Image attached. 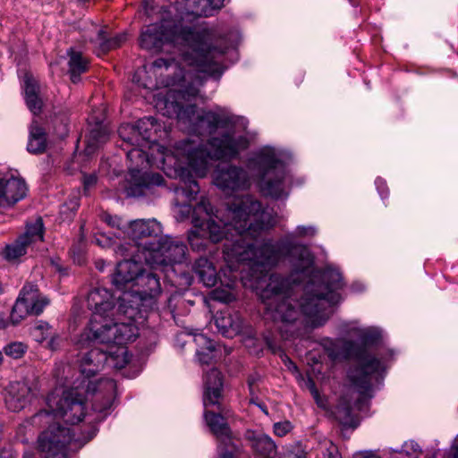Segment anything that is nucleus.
<instances>
[{
	"instance_id": "43",
	"label": "nucleus",
	"mask_w": 458,
	"mask_h": 458,
	"mask_svg": "<svg viewBox=\"0 0 458 458\" xmlns=\"http://www.w3.org/2000/svg\"><path fill=\"white\" fill-rule=\"evenodd\" d=\"M403 453H405L406 455L411 456L417 453H421V450L420 448V445L416 442L410 440V441L405 442L404 445H403V448L400 451V454H403Z\"/></svg>"
},
{
	"instance_id": "28",
	"label": "nucleus",
	"mask_w": 458,
	"mask_h": 458,
	"mask_svg": "<svg viewBox=\"0 0 458 458\" xmlns=\"http://www.w3.org/2000/svg\"><path fill=\"white\" fill-rule=\"evenodd\" d=\"M25 101L28 108L34 114H38L42 108V100L38 96V84L31 74H25L23 79Z\"/></svg>"
},
{
	"instance_id": "27",
	"label": "nucleus",
	"mask_w": 458,
	"mask_h": 458,
	"mask_svg": "<svg viewBox=\"0 0 458 458\" xmlns=\"http://www.w3.org/2000/svg\"><path fill=\"white\" fill-rule=\"evenodd\" d=\"M345 333L361 345L376 344L381 337V331L377 327H362L357 322H349L344 326Z\"/></svg>"
},
{
	"instance_id": "6",
	"label": "nucleus",
	"mask_w": 458,
	"mask_h": 458,
	"mask_svg": "<svg viewBox=\"0 0 458 458\" xmlns=\"http://www.w3.org/2000/svg\"><path fill=\"white\" fill-rule=\"evenodd\" d=\"M131 295L123 293L118 304L106 288H94L88 293L87 305L93 311L88 329L81 335L86 343H131L139 335L136 325L137 308L127 306Z\"/></svg>"
},
{
	"instance_id": "58",
	"label": "nucleus",
	"mask_w": 458,
	"mask_h": 458,
	"mask_svg": "<svg viewBox=\"0 0 458 458\" xmlns=\"http://www.w3.org/2000/svg\"><path fill=\"white\" fill-rule=\"evenodd\" d=\"M72 209H76L78 207H79V202L77 199H75L74 201H72Z\"/></svg>"
},
{
	"instance_id": "10",
	"label": "nucleus",
	"mask_w": 458,
	"mask_h": 458,
	"mask_svg": "<svg viewBox=\"0 0 458 458\" xmlns=\"http://www.w3.org/2000/svg\"><path fill=\"white\" fill-rule=\"evenodd\" d=\"M204 419L218 444L231 443L232 433L226 419L229 411L220 405L223 392V378L219 370L212 368L203 377Z\"/></svg>"
},
{
	"instance_id": "26",
	"label": "nucleus",
	"mask_w": 458,
	"mask_h": 458,
	"mask_svg": "<svg viewBox=\"0 0 458 458\" xmlns=\"http://www.w3.org/2000/svg\"><path fill=\"white\" fill-rule=\"evenodd\" d=\"M189 334L194 336V342L197 345L196 357L198 361L201 365L212 364L219 352L216 344L202 333H199V330L191 331Z\"/></svg>"
},
{
	"instance_id": "19",
	"label": "nucleus",
	"mask_w": 458,
	"mask_h": 458,
	"mask_svg": "<svg viewBox=\"0 0 458 458\" xmlns=\"http://www.w3.org/2000/svg\"><path fill=\"white\" fill-rule=\"evenodd\" d=\"M43 241V221L40 217L28 224L25 233L14 242L7 244L0 252L4 259L15 262L26 254L27 248L32 243Z\"/></svg>"
},
{
	"instance_id": "46",
	"label": "nucleus",
	"mask_w": 458,
	"mask_h": 458,
	"mask_svg": "<svg viewBox=\"0 0 458 458\" xmlns=\"http://www.w3.org/2000/svg\"><path fill=\"white\" fill-rule=\"evenodd\" d=\"M61 344V338L58 335H50V339L47 342V347L52 350L55 351L60 347Z\"/></svg>"
},
{
	"instance_id": "33",
	"label": "nucleus",
	"mask_w": 458,
	"mask_h": 458,
	"mask_svg": "<svg viewBox=\"0 0 458 458\" xmlns=\"http://www.w3.org/2000/svg\"><path fill=\"white\" fill-rule=\"evenodd\" d=\"M47 136L46 132L37 122H33L30 128V135L27 149L32 154H40L46 150Z\"/></svg>"
},
{
	"instance_id": "40",
	"label": "nucleus",
	"mask_w": 458,
	"mask_h": 458,
	"mask_svg": "<svg viewBox=\"0 0 458 458\" xmlns=\"http://www.w3.org/2000/svg\"><path fill=\"white\" fill-rule=\"evenodd\" d=\"M293 425L289 420H283L276 422L273 425V432L276 436L283 437L287 435L292 429Z\"/></svg>"
},
{
	"instance_id": "59",
	"label": "nucleus",
	"mask_w": 458,
	"mask_h": 458,
	"mask_svg": "<svg viewBox=\"0 0 458 458\" xmlns=\"http://www.w3.org/2000/svg\"><path fill=\"white\" fill-rule=\"evenodd\" d=\"M266 342H267V344L271 349H273V350H274V348H275V347H274V345H273V344H272L271 340H270L268 337H267V338H266Z\"/></svg>"
},
{
	"instance_id": "13",
	"label": "nucleus",
	"mask_w": 458,
	"mask_h": 458,
	"mask_svg": "<svg viewBox=\"0 0 458 458\" xmlns=\"http://www.w3.org/2000/svg\"><path fill=\"white\" fill-rule=\"evenodd\" d=\"M216 160L217 159L212 160L211 165H213V162ZM228 160L230 161L231 159ZM211 168L212 166H210L209 169ZM174 169L178 170V174L174 175L173 177L180 178L183 183V185L175 189L176 200L174 205V216L176 220L183 221L191 216L192 221L194 208L188 203H182V200L185 199L186 200L191 201L196 198L199 192V186L195 178H204L209 172H208L204 176L196 174L185 162V159H181L176 165H174Z\"/></svg>"
},
{
	"instance_id": "29",
	"label": "nucleus",
	"mask_w": 458,
	"mask_h": 458,
	"mask_svg": "<svg viewBox=\"0 0 458 458\" xmlns=\"http://www.w3.org/2000/svg\"><path fill=\"white\" fill-rule=\"evenodd\" d=\"M193 269L199 281L207 287H212L217 280V273L214 265L207 258L196 260Z\"/></svg>"
},
{
	"instance_id": "30",
	"label": "nucleus",
	"mask_w": 458,
	"mask_h": 458,
	"mask_svg": "<svg viewBox=\"0 0 458 458\" xmlns=\"http://www.w3.org/2000/svg\"><path fill=\"white\" fill-rule=\"evenodd\" d=\"M125 35L119 34L114 38H107L106 31L103 30H97V36L92 39L96 46V54L101 55L106 54L111 49L116 48L125 41Z\"/></svg>"
},
{
	"instance_id": "38",
	"label": "nucleus",
	"mask_w": 458,
	"mask_h": 458,
	"mask_svg": "<svg viewBox=\"0 0 458 458\" xmlns=\"http://www.w3.org/2000/svg\"><path fill=\"white\" fill-rule=\"evenodd\" d=\"M236 452L237 447L232 441L231 443L217 444V458H235Z\"/></svg>"
},
{
	"instance_id": "16",
	"label": "nucleus",
	"mask_w": 458,
	"mask_h": 458,
	"mask_svg": "<svg viewBox=\"0 0 458 458\" xmlns=\"http://www.w3.org/2000/svg\"><path fill=\"white\" fill-rule=\"evenodd\" d=\"M251 182L249 172L234 165H218L213 174V183L225 194L246 191Z\"/></svg>"
},
{
	"instance_id": "56",
	"label": "nucleus",
	"mask_w": 458,
	"mask_h": 458,
	"mask_svg": "<svg viewBox=\"0 0 458 458\" xmlns=\"http://www.w3.org/2000/svg\"><path fill=\"white\" fill-rule=\"evenodd\" d=\"M52 265L55 267L56 271L64 274V270L62 269L61 266L58 263L52 261Z\"/></svg>"
},
{
	"instance_id": "9",
	"label": "nucleus",
	"mask_w": 458,
	"mask_h": 458,
	"mask_svg": "<svg viewBox=\"0 0 458 458\" xmlns=\"http://www.w3.org/2000/svg\"><path fill=\"white\" fill-rule=\"evenodd\" d=\"M386 366L381 360L369 354H364L359 358L358 367L350 370L349 377L353 388L350 396L344 395L337 404L335 416L344 426L353 425V408L361 409L364 399L370 398L371 380L374 374L380 375Z\"/></svg>"
},
{
	"instance_id": "4",
	"label": "nucleus",
	"mask_w": 458,
	"mask_h": 458,
	"mask_svg": "<svg viewBox=\"0 0 458 458\" xmlns=\"http://www.w3.org/2000/svg\"><path fill=\"white\" fill-rule=\"evenodd\" d=\"M276 224L271 210L263 208L251 195L235 198L225 209L214 210L209 200L201 197L194 207L192 229L188 232V242L195 251L207 250L208 242L226 240L224 257L231 271L257 272L259 257L258 238Z\"/></svg>"
},
{
	"instance_id": "22",
	"label": "nucleus",
	"mask_w": 458,
	"mask_h": 458,
	"mask_svg": "<svg viewBox=\"0 0 458 458\" xmlns=\"http://www.w3.org/2000/svg\"><path fill=\"white\" fill-rule=\"evenodd\" d=\"M35 393L32 387L24 381L11 382L4 390V404L13 412H19L29 406Z\"/></svg>"
},
{
	"instance_id": "51",
	"label": "nucleus",
	"mask_w": 458,
	"mask_h": 458,
	"mask_svg": "<svg viewBox=\"0 0 458 458\" xmlns=\"http://www.w3.org/2000/svg\"><path fill=\"white\" fill-rule=\"evenodd\" d=\"M153 4H154V0H144L143 1L142 6H143L146 13L148 16L151 15V12L153 10Z\"/></svg>"
},
{
	"instance_id": "50",
	"label": "nucleus",
	"mask_w": 458,
	"mask_h": 458,
	"mask_svg": "<svg viewBox=\"0 0 458 458\" xmlns=\"http://www.w3.org/2000/svg\"><path fill=\"white\" fill-rule=\"evenodd\" d=\"M375 183H376V186H377V189L379 194L381 196H383L385 190H386V182L381 178H377L376 180Z\"/></svg>"
},
{
	"instance_id": "60",
	"label": "nucleus",
	"mask_w": 458,
	"mask_h": 458,
	"mask_svg": "<svg viewBox=\"0 0 458 458\" xmlns=\"http://www.w3.org/2000/svg\"><path fill=\"white\" fill-rule=\"evenodd\" d=\"M96 243L100 245V246H105L100 241L99 239H96Z\"/></svg>"
},
{
	"instance_id": "48",
	"label": "nucleus",
	"mask_w": 458,
	"mask_h": 458,
	"mask_svg": "<svg viewBox=\"0 0 458 458\" xmlns=\"http://www.w3.org/2000/svg\"><path fill=\"white\" fill-rule=\"evenodd\" d=\"M249 391H250V403H257V400L259 399L258 391H257L256 386H253V383L251 380L249 382Z\"/></svg>"
},
{
	"instance_id": "32",
	"label": "nucleus",
	"mask_w": 458,
	"mask_h": 458,
	"mask_svg": "<svg viewBox=\"0 0 458 458\" xmlns=\"http://www.w3.org/2000/svg\"><path fill=\"white\" fill-rule=\"evenodd\" d=\"M108 135L109 133L107 129L105 126L97 123L87 136L86 147L84 149L85 155H93L102 144L107 141Z\"/></svg>"
},
{
	"instance_id": "52",
	"label": "nucleus",
	"mask_w": 458,
	"mask_h": 458,
	"mask_svg": "<svg viewBox=\"0 0 458 458\" xmlns=\"http://www.w3.org/2000/svg\"><path fill=\"white\" fill-rule=\"evenodd\" d=\"M143 72H146L145 69L144 70H139L136 72L135 75L133 76V81H136L137 83H139L140 85H141L142 87L144 88H151L152 85L148 82H140V81L136 80V78L140 75H141V73Z\"/></svg>"
},
{
	"instance_id": "36",
	"label": "nucleus",
	"mask_w": 458,
	"mask_h": 458,
	"mask_svg": "<svg viewBox=\"0 0 458 458\" xmlns=\"http://www.w3.org/2000/svg\"><path fill=\"white\" fill-rule=\"evenodd\" d=\"M51 327L48 323L39 321L31 329L32 337L38 343H42L51 335Z\"/></svg>"
},
{
	"instance_id": "1",
	"label": "nucleus",
	"mask_w": 458,
	"mask_h": 458,
	"mask_svg": "<svg viewBox=\"0 0 458 458\" xmlns=\"http://www.w3.org/2000/svg\"><path fill=\"white\" fill-rule=\"evenodd\" d=\"M230 38V46H223L225 38L216 29L204 23L182 26L166 8H162L160 22L149 24L141 31L140 45L146 50L158 52L165 46H173L182 51V61L188 66L186 72L174 60L164 58L157 59L150 71L165 78L157 86L170 88L164 99L157 101V108L164 115L176 118L181 130L190 135H211L217 128L235 123L234 115L222 107L203 110L187 104L198 95L206 76L219 78L224 72L222 57L229 47L238 44V33H231Z\"/></svg>"
},
{
	"instance_id": "5",
	"label": "nucleus",
	"mask_w": 458,
	"mask_h": 458,
	"mask_svg": "<svg viewBox=\"0 0 458 458\" xmlns=\"http://www.w3.org/2000/svg\"><path fill=\"white\" fill-rule=\"evenodd\" d=\"M234 118L235 123L224 127L225 131L220 137H211L205 144L193 140H183L176 143L173 152L157 143L154 135L160 125L152 116L140 119L135 124H123L118 132L124 142L133 147H148L152 151L157 149L162 157L163 171L167 176L178 174L174 165L181 159H185L196 174L204 176L208 172L212 160L234 159L249 147L250 141L244 131L246 123L236 116Z\"/></svg>"
},
{
	"instance_id": "53",
	"label": "nucleus",
	"mask_w": 458,
	"mask_h": 458,
	"mask_svg": "<svg viewBox=\"0 0 458 458\" xmlns=\"http://www.w3.org/2000/svg\"><path fill=\"white\" fill-rule=\"evenodd\" d=\"M358 458H380V457L372 452H364V453L360 454Z\"/></svg>"
},
{
	"instance_id": "41",
	"label": "nucleus",
	"mask_w": 458,
	"mask_h": 458,
	"mask_svg": "<svg viewBox=\"0 0 458 458\" xmlns=\"http://www.w3.org/2000/svg\"><path fill=\"white\" fill-rule=\"evenodd\" d=\"M326 452L324 454L326 458H342L338 447L329 440H325L323 443Z\"/></svg>"
},
{
	"instance_id": "11",
	"label": "nucleus",
	"mask_w": 458,
	"mask_h": 458,
	"mask_svg": "<svg viewBox=\"0 0 458 458\" xmlns=\"http://www.w3.org/2000/svg\"><path fill=\"white\" fill-rule=\"evenodd\" d=\"M148 147H133L127 151V158L129 165L130 186L127 193L130 196H140L143 194V190L150 186H159L163 183L164 179L159 174H148L143 172L149 165H157L163 170V163H161V156L157 149H148Z\"/></svg>"
},
{
	"instance_id": "20",
	"label": "nucleus",
	"mask_w": 458,
	"mask_h": 458,
	"mask_svg": "<svg viewBox=\"0 0 458 458\" xmlns=\"http://www.w3.org/2000/svg\"><path fill=\"white\" fill-rule=\"evenodd\" d=\"M129 237L134 242L130 249L137 251V257L142 258L141 245L147 242H157L162 234V225L155 218L136 219L129 222L126 231Z\"/></svg>"
},
{
	"instance_id": "63",
	"label": "nucleus",
	"mask_w": 458,
	"mask_h": 458,
	"mask_svg": "<svg viewBox=\"0 0 458 458\" xmlns=\"http://www.w3.org/2000/svg\"><path fill=\"white\" fill-rule=\"evenodd\" d=\"M3 292H4V289H3L2 284H0V294L3 293Z\"/></svg>"
},
{
	"instance_id": "31",
	"label": "nucleus",
	"mask_w": 458,
	"mask_h": 458,
	"mask_svg": "<svg viewBox=\"0 0 458 458\" xmlns=\"http://www.w3.org/2000/svg\"><path fill=\"white\" fill-rule=\"evenodd\" d=\"M125 35L119 34L114 38H107L106 31L103 30H97V36L92 39L96 46V54L101 55L106 54L111 49L116 48L125 41Z\"/></svg>"
},
{
	"instance_id": "42",
	"label": "nucleus",
	"mask_w": 458,
	"mask_h": 458,
	"mask_svg": "<svg viewBox=\"0 0 458 458\" xmlns=\"http://www.w3.org/2000/svg\"><path fill=\"white\" fill-rule=\"evenodd\" d=\"M304 385L310 390L318 405L324 408V401L319 397L314 381L311 378H308L307 380L304 381Z\"/></svg>"
},
{
	"instance_id": "61",
	"label": "nucleus",
	"mask_w": 458,
	"mask_h": 458,
	"mask_svg": "<svg viewBox=\"0 0 458 458\" xmlns=\"http://www.w3.org/2000/svg\"><path fill=\"white\" fill-rule=\"evenodd\" d=\"M79 264H81L82 262V259L81 257H78L77 260H76Z\"/></svg>"
},
{
	"instance_id": "57",
	"label": "nucleus",
	"mask_w": 458,
	"mask_h": 458,
	"mask_svg": "<svg viewBox=\"0 0 458 458\" xmlns=\"http://www.w3.org/2000/svg\"><path fill=\"white\" fill-rule=\"evenodd\" d=\"M250 380L252 381L253 386H256V383H257V382H258V380H259V377H258V376H250V377H249V379H248V383H249Z\"/></svg>"
},
{
	"instance_id": "14",
	"label": "nucleus",
	"mask_w": 458,
	"mask_h": 458,
	"mask_svg": "<svg viewBox=\"0 0 458 458\" xmlns=\"http://www.w3.org/2000/svg\"><path fill=\"white\" fill-rule=\"evenodd\" d=\"M186 245L182 242L174 241L168 236L141 245L145 263L157 268L182 263L186 257Z\"/></svg>"
},
{
	"instance_id": "45",
	"label": "nucleus",
	"mask_w": 458,
	"mask_h": 458,
	"mask_svg": "<svg viewBox=\"0 0 458 458\" xmlns=\"http://www.w3.org/2000/svg\"><path fill=\"white\" fill-rule=\"evenodd\" d=\"M97 181H98V177L95 174H84V176H83L84 190L85 191L90 190L92 187H94L96 185Z\"/></svg>"
},
{
	"instance_id": "18",
	"label": "nucleus",
	"mask_w": 458,
	"mask_h": 458,
	"mask_svg": "<svg viewBox=\"0 0 458 458\" xmlns=\"http://www.w3.org/2000/svg\"><path fill=\"white\" fill-rule=\"evenodd\" d=\"M116 253L121 256H131L132 259H124L117 264L115 273L113 276V284L121 291H127L131 285L136 282V277L142 271L140 262L144 260L137 257V251L132 249H128L125 246L117 247Z\"/></svg>"
},
{
	"instance_id": "24",
	"label": "nucleus",
	"mask_w": 458,
	"mask_h": 458,
	"mask_svg": "<svg viewBox=\"0 0 458 458\" xmlns=\"http://www.w3.org/2000/svg\"><path fill=\"white\" fill-rule=\"evenodd\" d=\"M215 324L218 331L228 338L237 335L242 330V317L229 310L217 312L215 316Z\"/></svg>"
},
{
	"instance_id": "8",
	"label": "nucleus",
	"mask_w": 458,
	"mask_h": 458,
	"mask_svg": "<svg viewBox=\"0 0 458 458\" xmlns=\"http://www.w3.org/2000/svg\"><path fill=\"white\" fill-rule=\"evenodd\" d=\"M248 168L257 173L264 195L276 199L288 196L291 177L281 150L264 147L248 162Z\"/></svg>"
},
{
	"instance_id": "62",
	"label": "nucleus",
	"mask_w": 458,
	"mask_h": 458,
	"mask_svg": "<svg viewBox=\"0 0 458 458\" xmlns=\"http://www.w3.org/2000/svg\"><path fill=\"white\" fill-rule=\"evenodd\" d=\"M3 361V354H2V352L0 351V363Z\"/></svg>"
},
{
	"instance_id": "44",
	"label": "nucleus",
	"mask_w": 458,
	"mask_h": 458,
	"mask_svg": "<svg viewBox=\"0 0 458 458\" xmlns=\"http://www.w3.org/2000/svg\"><path fill=\"white\" fill-rule=\"evenodd\" d=\"M33 416L30 419V420H25L23 423H21L19 428H18V434L20 435H24L25 434V431L27 429H30L31 427L33 426H37V427H47L48 428V424H46V423H43V424H37V423H34L33 422Z\"/></svg>"
},
{
	"instance_id": "3",
	"label": "nucleus",
	"mask_w": 458,
	"mask_h": 458,
	"mask_svg": "<svg viewBox=\"0 0 458 458\" xmlns=\"http://www.w3.org/2000/svg\"><path fill=\"white\" fill-rule=\"evenodd\" d=\"M116 384L113 379L83 380L74 387L55 389L47 397V409L33 422L48 424L38 437V449L47 458H67L97 434L95 423L110 414Z\"/></svg>"
},
{
	"instance_id": "49",
	"label": "nucleus",
	"mask_w": 458,
	"mask_h": 458,
	"mask_svg": "<svg viewBox=\"0 0 458 458\" xmlns=\"http://www.w3.org/2000/svg\"><path fill=\"white\" fill-rule=\"evenodd\" d=\"M448 458H458V435L449 451Z\"/></svg>"
},
{
	"instance_id": "55",
	"label": "nucleus",
	"mask_w": 458,
	"mask_h": 458,
	"mask_svg": "<svg viewBox=\"0 0 458 458\" xmlns=\"http://www.w3.org/2000/svg\"><path fill=\"white\" fill-rule=\"evenodd\" d=\"M254 404L257 405L266 415H268L267 406L263 403L259 402V399L257 400V403Z\"/></svg>"
},
{
	"instance_id": "54",
	"label": "nucleus",
	"mask_w": 458,
	"mask_h": 458,
	"mask_svg": "<svg viewBox=\"0 0 458 458\" xmlns=\"http://www.w3.org/2000/svg\"><path fill=\"white\" fill-rule=\"evenodd\" d=\"M9 321L4 318V314H0V330L8 327Z\"/></svg>"
},
{
	"instance_id": "25",
	"label": "nucleus",
	"mask_w": 458,
	"mask_h": 458,
	"mask_svg": "<svg viewBox=\"0 0 458 458\" xmlns=\"http://www.w3.org/2000/svg\"><path fill=\"white\" fill-rule=\"evenodd\" d=\"M320 345L332 361L341 360L354 354V343L345 339L323 338Z\"/></svg>"
},
{
	"instance_id": "37",
	"label": "nucleus",
	"mask_w": 458,
	"mask_h": 458,
	"mask_svg": "<svg viewBox=\"0 0 458 458\" xmlns=\"http://www.w3.org/2000/svg\"><path fill=\"white\" fill-rule=\"evenodd\" d=\"M26 351L27 346L21 342L10 343L4 348V353L13 359L21 358L25 354Z\"/></svg>"
},
{
	"instance_id": "35",
	"label": "nucleus",
	"mask_w": 458,
	"mask_h": 458,
	"mask_svg": "<svg viewBox=\"0 0 458 458\" xmlns=\"http://www.w3.org/2000/svg\"><path fill=\"white\" fill-rule=\"evenodd\" d=\"M236 280V276H233L225 287H217L210 293V298L224 303H229L235 299L233 287Z\"/></svg>"
},
{
	"instance_id": "2",
	"label": "nucleus",
	"mask_w": 458,
	"mask_h": 458,
	"mask_svg": "<svg viewBox=\"0 0 458 458\" xmlns=\"http://www.w3.org/2000/svg\"><path fill=\"white\" fill-rule=\"evenodd\" d=\"M267 271H251L250 284L266 306V316L271 319L284 340L301 335L302 327L323 326L329 318L331 306L341 300L339 291L344 282L340 271L331 266L318 276L297 274L289 278L273 274L263 286L261 279Z\"/></svg>"
},
{
	"instance_id": "23",
	"label": "nucleus",
	"mask_w": 458,
	"mask_h": 458,
	"mask_svg": "<svg viewBox=\"0 0 458 458\" xmlns=\"http://www.w3.org/2000/svg\"><path fill=\"white\" fill-rule=\"evenodd\" d=\"M245 439L254 454L259 458H276L277 456V445L267 434L247 430Z\"/></svg>"
},
{
	"instance_id": "12",
	"label": "nucleus",
	"mask_w": 458,
	"mask_h": 458,
	"mask_svg": "<svg viewBox=\"0 0 458 458\" xmlns=\"http://www.w3.org/2000/svg\"><path fill=\"white\" fill-rule=\"evenodd\" d=\"M107 344V350L92 348L81 360V373L87 378L98 372L106 363L115 369H121L130 360V355L125 347L128 343H104Z\"/></svg>"
},
{
	"instance_id": "47",
	"label": "nucleus",
	"mask_w": 458,
	"mask_h": 458,
	"mask_svg": "<svg viewBox=\"0 0 458 458\" xmlns=\"http://www.w3.org/2000/svg\"><path fill=\"white\" fill-rule=\"evenodd\" d=\"M291 452L294 455V458H306L307 456V451L300 443L296 444Z\"/></svg>"
},
{
	"instance_id": "15",
	"label": "nucleus",
	"mask_w": 458,
	"mask_h": 458,
	"mask_svg": "<svg viewBox=\"0 0 458 458\" xmlns=\"http://www.w3.org/2000/svg\"><path fill=\"white\" fill-rule=\"evenodd\" d=\"M49 304L47 297L39 293L38 288L32 283L24 284L12 309L10 322L16 326L28 315H39Z\"/></svg>"
},
{
	"instance_id": "7",
	"label": "nucleus",
	"mask_w": 458,
	"mask_h": 458,
	"mask_svg": "<svg viewBox=\"0 0 458 458\" xmlns=\"http://www.w3.org/2000/svg\"><path fill=\"white\" fill-rule=\"evenodd\" d=\"M317 229L311 225H299L296 229L279 241L267 240L259 246V257H256V266L260 272L268 271L276 266L283 259L288 257L293 267L292 276L318 275L322 277L323 272L313 269V257L309 249L294 242L296 237H311Z\"/></svg>"
},
{
	"instance_id": "17",
	"label": "nucleus",
	"mask_w": 458,
	"mask_h": 458,
	"mask_svg": "<svg viewBox=\"0 0 458 458\" xmlns=\"http://www.w3.org/2000/svg\"><path fill=\"white\" fill-rule=\"evenodd\" d=\"M123 293L131 295V301L127 303V306L132 305L137 308L136 325L138 326V319L142 318L140 303L148 299L156 298L161 293L159 277L153 272L142 270L136 277L135 284L130 286V291H124Z\"/></svg>"
},
{
	"instance_id": "21",
	"label": "nucleus",
	"mask_w": 458,
	"mask_h": 458,
	"mask_svg": "<svg viewBox=\"0 0 458 458\" xmlns=\"http://www.w3.org/2000/svg\"><path fill=\"white\" fill-rule=\"evenodd\" d=\"M28 187L24 180L0 174V208H7L27 196Z\"/></svg>"
},
{
	"instance_id": "39",
	"label": "nucleus",
	"mask_w": 458,
	"mask_h": 458,
	"mask_svg": "<svg viewBox=\"0 0 458 458\" xmlns=\"http://www.w3.org/2000/svg\"><path fill=\"white\" fill-rule=\"evenodd\" d=\"M102 218L106 224L113 227H117L123 231L128 230L129 222L123 220L119 216L104 214Z\"/></svg>"
},
{
	"instance_id": "34",
	"label": "nucleus",
	"mask_w": 458,
	"mask_h": 458,
	"mask_svg": "<svg viewBox=\"0 0 458 458\" xmlns=\"http://www.w3.org/2000/svg\"><path fill=\"white\" fill-rule=\"evenodd\" d=\"M69 73L73 83L80 81L81 75L88 70L89 62L79 51L70 48L68 51Z\"/></svg>"
}]
</instances>
